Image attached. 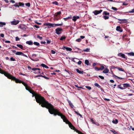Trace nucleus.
<instances>
[{
    "instance_id": "1",
    "label": "nucleus",
    "mask_w": 134,
    "mask_h": 134,
    "mask_svg": "<svg viewBox=\"0 0 134 134\" xmlns=\"http://www.w3.org/2000/svg\"><path fill=\"white\" fill-rule=\"evenodd\" d=\"M29 91L32 94V97H35L36 102L39 103L40 105H41L42 107H45L48 109L49 111V109L51 110L52 108L54 107L52 105L46 100L44 97L35 92L31 88Z\"/></svg>"
},
{
    "instance_id": "2",
    "label": "nucleus",
    "mask_w": 134,
    "mask_h": 134,
    "mask_svg": "<svg viewBox=\"0 0 134 134\" xmlns=\"http://www.w3.org/2000/svg\"><path fill=\"white\" fill-rule=\"evenodd\" d=\"M49 112L52 114H53L55 116L58 115L60 116L64 122L68 125L69 127L72 129L74 130L76 129L75 127L72 125V123L70 122L68 119L64 115L61 113L58 109H55L53 107L50 110H49Z\"/></svg>"
},
{
    "instance_id": "3",
    "label": "nucleus",
    "mask_w": 134,
    "mask_h": 134,
    "mask_svg": "<svg viewBox=\"0 0 134 134\" xmlns=\"http://www.w3.org/2000/svg\"><path fill=\"white\" fill-rule=\"evenodd\" d=\"M49 112L52 114H53L55 116L58 115L60 116L64 122L68 125L69 127L72 129L74 130L76 129L75 127L72 125V123L70 122L68 119L64 115L61 113L58 109H55L53 107L50 110H49Z\"/></svg>"
},
{
    "instance_id": "4",
    "label": "nucleus",
    "mask_w": 134,
    "mask_h": 134,
    "mask_svg": "<svg viewBox=\"0 0 134 134\" xmlns=\"http://www.w3.org/2000/svg\"><path fill=\"white\" fill-rule=\"evenodd\" d=\"M49 112L52 114H53L55 116L58 115L60 116L64 122L68 125L69 127L72 129L74 130L76 129L75 127L72 125V123L70 122L68 119L64 115L61 113L58 109H55L53 107L50 110H49Z\"/></svg>"
},
{
    "instance_id": "5",
    "label": "nucleus",
    "mask_w": 134,
    "mask_h": 134,
    "mask_svg": "<svg viewBox=\"0 0 134 134\" xmlns=\"http://www.w3.org/2000/svg\"><path fill=\"white\" fill-rule=\"evenodd\" d=\"M0 73L3 74L8 78L12 80L13 81H15L16 83H21V81L16 78L15 77L11 75L8 72L3 70L0 68Z\"/></svg>"
},
{
    "instance_id": "6",
    "label": "nucleus",
    "mask_w": 134,
    "mask_h": 134,
    "mask_svg": "<svg viewBox=\"0 0 134 134\" xmlns=\"http://www.w3.org/2000/svg\"><path fill=\"white\" fill-rule=\"evenodd\" d=\"M13 6L15 7H19V6L24 7V4L23 3L19 2V3H16Z\"/></svg>"
},
{
    "instance_id": "7",
    "label": "nucleus",
    "mask_w": 134,
    "mask_h": 134,
    "mask_svg": "<svg viewBox=\"0 0 134 134\" xmlns=\"http://www.w3.org/2000/svg\"><path fill=\"white\" fill-rule=\"evenodd\" d=\"M63 29L61 28L58 27L55 30V32L57 35H59L62 33Z\"/></svg>"
},
{
    "instance_id": "8",
    "label": "nucleus",
    "mask_w": 134,
    "mask_h": 134,
    "mask_svg": "<svg viewBox=\"0 0 134 134\" xmlns=\"http://www.w3.org/2000/svg\"><path fill=\"white\" fill-rule=\"evenodd\" d=\"M44 25L48 26V28H51L52 27H55V24H54L50 23H45L44 24Z\"/></svg>"
},
{
    "instance_id": "9",
    "label": "nucleus",
    "mask_w": 134,
    "mask_h": 134,
    "mask_svg": "<svg viewBox=\"0 0 134 134\" xmlns=\"http://www.w3.org/2000/svg\"><path fill=\"white\" fill-rule=\"evenodd\" d=\"M19 20H16L14 19L13 21L11 22V23L12 25H16L19 23Z\"/></svg>"
},
{
    "instance_id": "10",
    "label": "nucleus",
    "mask_w": 134,
    "mask_h": 134,
    "mask_svg": "<svg viewBox=\"0 0 134 134\" xmlns=\"http://www.w3.org/2000/svg\"><path fill=\"white\" fill-rule=\"evenodd\" d=\"M15 54L16 55H23L26 57H28L26 55L24 54L21 52L18 51L15 53Z\"/></svg>"
},
{
    "instance_id": "11",
    "label": "nucleus",
    "mask_w": 134,
    "mask_h": 134,
    "mask_svg": "<svg viewBox=\"0 0 134 134\" xmlns=\"http://www.w3.org/2000/svg\"><path fill=\"white\" fill-rule=\"evenodd\" d=\"M105 67V70L103 71V73L105 74L108 73L109 71V69H108V66L104 65Z\"/></svg>"
},
{
    "instance_id": "12",
    "label": "nucleus",
    "mask_w": 134,
    "mask_h": 134,
    "mask_svg": "<svg viewBox=\"0 0 134 134\" xmlns=\"http://www.w3.org/2000/svg\"><path fill=\"white\" fill-rule=\"evenodd\" d=\"M102 11V10H96L93 12V13L95 15H97L100 13Z\"/></svg>"
},
{
    "instance_id": "13",
    "label": "nucleus",
    "mask_w": 134,
    "mask_h": 134,
    "mask_svg": "<svg viewBox=\"0 0 134 134\" xmlns=\"http://www.w3.org/2000/svg\"><path fill=\"white\" fill-rule=\"evenodd\" d=\"M118 20L121 21L119 22L120 24H123L127 22V20L126 19H118Z\"/></svg>"
},
{
    "instance_id": "14",
    "label": "nucleus",
    "mask_w": 134,
    "mask_h": 134,
    "mask_svg": "<svg viewBox=\"0 0 134 134\" xmlns=\"http://www.w3.org/2000/svg\"><path fill=\"white\" fill-rule=\"evenodd\" d=\"M124 89L130 87V85L128 83H124L123 84Z\"/></svg>"
},
{
    "instance_id": "15",
    "label": "nucleus",
    "mask_w": 134,
    "mask_h": 134,
    "mask_svg": "<svg viewBox=\"0 0 134 134\" xmlns=\"http://www.w3.org/2000/svg\"><path fill=\"white\" fill-rule=\"evenodd\" d=\"M63 49L64 50H66L67 51H71L72 49L70 48L67 47L65 46H63Z\"/></svg>"
},
{
    "instance_id": "16",
    "label": "nucleus",
    "mask_w": 134,
    "mask_h": 134,
    "mask_svg": "<svg viewBox=\"0 0 134 134\" xmlns=\"http://www.w3.org/2000/svg\"><path fill=\"white\" fill-rule=\"evenodd\" d=\"M116 30L117 31L120 32H122V30L119 26H118L116 27Z\"/></svg>"
},
{
    "instance_id": "17",
    "label": "nucleus",
    "mask_w": 134,
    "mask_h": 134,
    "mask_svg": "<svg viewBox=\"0 0 134 134\" xmlns=\"http://www.w3.org/2000/svg\"><path fill=\"white\" fill-rule=\"evenodd\" d=\"M80 17L78 16H74L73 17L72 20L74 22L76 21L77 19H79Z\"/></svg>"
},
{
    "instance_id": "18",
    "label": "nucleus",
    "mask_w": 134,
    "mask_h": 134,
    "mask_svg": "<svg viewBox=\"0 0 134 134\" xmlns=\"http://www.w3.org/2000/svg\"><path fill=\"white\" fill-rule=\"evenodd\" d=\"M118 55V56H120L124 58H125V55L121 53H119Z\"/></svg>"
},
{
    "instance_id": "19",
    "label": "nucleus",
    "mask_w": 134,
    "mask_h": 134,
    "mask_svg": "<svg viewBox=\"0 0 134 134\" xmlns=\"http://www.w3.org/2000/svg\"><path fill=\"white\" fill-rule=\"evenodd\" d=\"M67 101H68L70 106L71 107V108H73V107H74V106L72 104V103H71V101L70 100H69L68 99H67Z\"/></svg>"
},
{
    "instance_id": "20",
    "label": "nucleus",
    "mask_w": 134,
    "mask_h": 134,
    "mask_svg": "<svg viewBox=\"0 0 134 134\" xmlns=\"http://www.w3.org/2000/svg\"><path fill=\"white\" fill-rule=\"evenodd\" d=\"M31 69L32 70H34L35 71L36 70H38V71H37V72H36V73H38V72L40 73H41V72H40V69L39 68H33Z\"/></svg>"
},
{
    "instance_id": "21",
    "label": "nucleus",
    "mask_w": 134,
    "mask_h": 134,
    "mask_svg": "<svg viewBox=\"0 0 134 134\" xmlns=\"http://www.w3.org/2000/svg\"><path fill=\"white\" fill-rule=\"evenodd\" d=\"M61 14V12L60 11H59L58 12H57L55 13L54 15V16L55 17H57L58 15H60Z\"/></svg>"
},
{
    "instance_id": "22",
    "label": "nucleus",
    "mask_w": 134,
    "mask_h": 134,
    "mask_svg": "<svg viewBox=\"0 0 134 134\" xmlns=\"http://www.w3.org/2000/svg\"><path fill=\"white\" fill-rule=\"evenodd\" d=\"M26 44L29 45H32L33 44V43L31 41H27L26 42Z\"/></svg>"
},
{
    "instance_id": "23",
    "label": "nucleus",
    "mask_w": 134,
    "mask_h": 134,
    "mask_svg": "<svg viewBox=\"0 0 134 134\" xmlns=\"http://www.w3.org/2000/svg\"><path fill=\"white\" fill-rule=\"evenodd\" d=\"M72 17L70 15V16H69L68 17L63 18V19H64L65 20V21H66L68 20L69 19H70Z\"/></svg>"
},
{
    "instance_id": "24",
    "label": "nucleus",
    "mask_w": 134,
    "mask_h": 134,
    "mask_svg": "<svg viewBox=\"0 0 134 134\" xmlns=\"http://www.w3.org/2000/svg\"><path fill=\"white\" fill-rule=\"evenodd\" d=\"M77 72L80 74H83V71H81L79 69H77L76 70Z\"/></svg>"
},
{
    "instance_id": "25",
    "label": "nucleus",
    "mask_w": 134,
    "mask_h": 134,
    "mask_svg": "<svg viewBox=\"0 0 134 134\" xmlns=\"http://www.w3.org/2000/svg\"><path fill=\"white\" fill-rule=\"evenodd\" d=\"M41 65L43 67H44L46 69H48L49 68L48 66L43 63L41 64Z\"/></svg>"
},
{
    "instance_id": "26",
    "label": "nucleus",
    "mask_w": 134,
    "mask_h": 134,
    "mask_svg": "<svg viewBox=\"0 0 134 134\" xmlns=\"http://www.w3.org/2000/svg\"><path fill=\"white\" fill-rule=\"evenodd\" d=\"M110 131L112 132L114 134H119L118 132L114 130H111Z\"/></svg>"
},
{
    "instance_id": "27",
    "label": "nucleus",
    "mask_w": 134,
    "mask_h": 134,
    "mask_svg": "<svg viewBox=\"0 0 134 134\" xmlns=\"http://www.w3.org/2000/svg\"><path fill=\"white\" fill-rule=\"evenodd\" d=\"M17 46L19 47L21 49H23V45L20 44H17L16 45Z\"/></svg>"
},
{
    "instance_id": "28",
    "label": "nucleus",
    "mask_w": 134,
    "mask_h": 134,
    "mask_svg": "<svg viewBox=\"0 0 134 134\" xmlns=\"http://www.w3.org/2000/svg\"><path fill=\"white\" fill-rule=\"evenodd\" d=\"M5 23L4 22H0V27H2L3 25H5Z\"/></svg>"
},
{
    "instance_id": "29",
    "label": "nucleus",
    "mask_w": 134,
    "mask_h": 134,
    "mask_svg": "<svg viewBox=\"0 0 134 134\" xmlns=\"http://www.w3.org/2000/svg\"><path fill=\"white\" fill-rule=\"evenodd\" d=\"M128 55L131 56H134V53L133 52H131L130 53H126Z\"/></svg>"
},
{
    "instance_id": "30",
    "label": "nucleus",
    "mask_w": 134,
    "mask_h": 134,
    "mask_svg": "<svg viewBox=\"0 0 134 134\" xmlns=\"http://www.w3.org/2000/svg\"><path fill=\"white\" fill-rule=\"evenodd\" d=\"M112 122L113 123L115 124H116L118 123V121L117 119H116L115 120H113Z\"/></svg>"
},
{
    "instance_id": "31",
    "label": "nucleus",
    "mask_w": 134,
    "mask_h": 134,
    "mask_svg": "<svg viewBox=\"0 0 134 134\" xmlns=\"http://www.w3.org/2000/svg\"><path fill=\"white\" fill-rule=\"evenodd\" d=\"M103 14L105 15H109V13L107 11H104L103 12Z\"/></svg>"
},
{
    "instance_id": "32",
    "label": "nucleus",
    "mask_w": 134,
    "mask_h": 134,
    "mask_svg": "<svg viewBox=\"0 0 134 134\" xmlns=\"http://www.w3.org/2000/svg\"><path fill=\"white\" fill-rule=\"evenodd\" d=\"M25 87L26 89L28 91H29V90L31 89L30 87L28 86L27 85Z\"/></svg>"
},
{
    "instance_id": "33",
    "label": "nucleus",
    "mask_w": 134,
    "mask_h": 134,
    "mask_svg": "<svg viewBox=\"0 0 134 134\" xmlns=\"http://www.w3.org/2000/svg\"><path fill=\"white\" fill-rule=\"evenodd\" d=\"M94 85L95 86L98 87L99 88H100V86L97 83H95L94 84Z\"/></svg>"
},
{
    "instance_id": "34",
    "label": "nucleus",
    "mask_w": 134,
    "mask_h": 134,
    "mask_svg": "<svg viewBox=\"0 0 134 134\" xmlns=\"http://www.w3.org/2000/svg\"><path fill=\"white\" fill-rule=\"evenodd\" d=\"M33 43L34 45L37 46H39L40 45V43L37 42H34Z\"/></svg>"
},
{
    "instance_id": "35",
    "label": "nucleus",
    "mask_w": 134,
    "mask_h": 134,
    "mask_svg": "<svg viewBox=\"0 0 134 134\" xmlns=\"http://www.w3.org/2000/svg\"><path fill=\"white\" fill-rule=\"evenodd\" d=\"M66 38V37L65 36H62L60 38V40L62 41L65 39Z\"/></svg>"
},
{
    "instance_id": "36",
    "label": "nucleus",
    "mask_w": 134,
    "mask_h": 134,
    "mask_svg": "<svg viewBox=\"0 0 134 134\" xmlns=\"http://www.w3.org/2000/svg\"><path fill=\"white\" fill-rule=\"evenodd\" d=\"M85 64H86L87 65H89V62L88 60H86L85 61Z\"/></svg>"
},
{
    "instance_id": "37",
    "label": "nucleus",
    "mask_w": 134,
    "mask_h": 134,
    "mask_svg": "<svg viewBox=\"0 0 134 134\" xmlns=\"http://www.w3.org/2000/svg\"><path fill=\"white\" fill-rule=\"evenodd\" d=\"M113 76L114 77H117V78L118 79H119L121 80V79H123L122 78L118 77L115 75H113Z\"/></svg>"
},
{
    "instance_id": "38",
    "label": "nucleus",
    "mask_w": 134,
    "mask_h": 134,
    "mask_svg": "<svg viewBox=\"0 0 134 134\" xmlns=\"http://www.w3.org/2000/svg\"><path fill=\"white\" fill-rule=\"evenodd\" d=\"M52 3L53 4H54L55 5H59V4H58V2L57 1H55L53 2Z\"/></svg>"
},
{
    "instance_id": "39",
    "label": "nucleus",
    "mask_w": 134,
    "mask_h": 134,
    "mask_svg": "<svg viewBox=\"0 0 134 134\" xmlns=\"http://www.w3.org/2000/svg\"><path fill=\"white\" fill-rule=\"evenodd\" d=\"M103 17L105 20H107V19H108L109 18V17L108 16H107L106 15L103 16Z\"/></svg>"
},
{
    "instance_id": "40",
    "label": "nucleus",
    "mask_w": 134,
    "mask_h": 134,
    "mask_svg": "<svg viewBox=\"0 0 134 134\" xmlns=\"http://www.w3.org/2000/svg\"><path fill=\"white\" fill-rule=\"evenodd\" d=\"M121 84L119 85L118 86V88L121 90H123L124 88L123 87L121 86Z\"/></svg>"
},
{
    "instance_id": "41",
    "label": "nucleus",
    "mask_w": 134,
    "mask_h": 134,
    "mask_svg": "<svg viewBox=\"0 0 134 134\" xmlns=\"http://www.w3.org/2000/svg\"><path fill=\"white\" fill-rule=\"evenodd\" d=\"M74 112L77 114L79 115L81 117H82V115L80 114L79 113H78L76 111H75Z\"/></svg>"
},
{
    "instance_id": "42",
    "label": "nucleus",
    "mask_w": 134,
    "mask_h": 134,
    "mask_svg": "<svg viewBox=\"0 0 134 134\" xmlns=\"http://www.w3.org/2000/svg\"><path fill=\"white\" fill-rule=\"evenodd\" d=\"M63 25V23H62L61 24H55V26H61L62 25Z\"/></svg>"
},
{
    "instance_id": "43",
    "label": "nucleus",
    "mask_w": 134,
    "mask_h": 134,
    "mask_svg": "<svg viewBox=\"0 0 134 134\" xmlns=\"http://www.w3.org/2000/svg\"><path fill=\"white\" fill-rule=\"evenodd\" d=\"M117 68L120 71H124V70L121 68Z\"/></svg>"
},
{
    "instance_id": "44",
    "label": "nucleus",
    "mask_w": 134,
    "mask_h": 134,
    "mask_svg": "<svg viewBox=\"0 0 134 134\" xmlns=\"http://www.w3.org/2000/svg\"><path fill=\"white\" fill-rule=\"evenodd\" d=\"M10 60L11 61H15L16 60L13 57H11L10 58Z\"/></svg>"
},
{
    "instance_id": "45",
    "label": "nucleus",
    "mask_w": 134,
    "mask_h": 134,
    "mask_svg": "<svg viewBox=\"0 0 134 134\" xmlns=\"http://www.w3.org/2000/svg\"><path fill=\"white\" fill-rule=\"evenodd\" d=\"M90 49L89 48H87L85 49L83 51L85 52H88L89 51Z\"/></svg>"
},
{
    "instance_id": "46",
    "label": "nucleus",
    "mask_w": 134,
    "mask_h": 134,
    "mask_svg": "<svg viewBox=\"0 0 134 134\" xmlns=\"http://www.w3.org/2000/svg\"><path fill=\"white\" fill-rule=\"evenodd\" d=\"M21 83H22L25 87L27 85V84L25 83L24 82L21 81Z\"/></svg>"
},
{
    "instance_id": "47",
    "label": "nucleus",
    "mask_w": 134,
    "mask_h": 134,
    "mask_svg": "<svg viewBox=\"0 0 134 134\" xmlns=\"http://www.w3.org/2000/svg\"><path fill=\"white\" fill-rule=\"evenodd\" d=\"M81 38H79L77 39L76 40V41H77L78 42H80L81 41Z\"/></svg>"
},
{
    "instance_id": "48",
    "label": "nucleus",
    "mask_w": 134,
    "mask_h": 134,
    "mask_svg": "<svg viewBox=\"0 0 134 134\" xmlns=\"http://www.w3.org/2000/svg\"><path fill=\"white\" fill-rule=\"evenodd\" d=\"M96 70H97V71H99V70H100V68H98L97 67H95L94 68Z\"/></svg>"
},
{
    "instance_id": "49",
    "label": "nucleus",
    "mask_w": 134,
    "mask_h": 134,
    "mask_svg": "<svg viewBox=\"0 0 134 134\" xmlns=\"http://www.w3.org/2000/svg\"><path fill=\"white\" fill-rule=\"evenodd\" d=\"M25 5L28 7H30V3H28L25 4Z\"/></svg>"
},
{
    "instance_id": "50",
    "label": "nucleus",
    "mask_w": 134,
    "mask_h": 134,
    "mask_svg": "<svg viewBox=\"0 0 134 134\" xmlns=\"http://www.w3.org/2000/svg\"><path fill=\"white\" fill-rule=\"evenodd\" d=\"M111 9L115 11L117 10H118L116 8L114 7H112L111 8Z\"/></svg>"
},
{
    "instance_id": "51",
    "label": "nucleus",
    "mask_w": 134,
    "mask_h": 134,
    "mask_svg": "<svg viewBox=\"0 0 134 134\" xmlns=\"http://www.w3.org/2000/svg\"><path fill=\"white\" fill-rule=\"evenodd\" d=\"M37 38H39L40 40H42V37H40L39 35L37 36Z\"/></svg>"
},
{
    "instance_id": "52",
    "label": "nucleus",
    "mask_w": 134,
    "mask_h": 134,
    "mask_svg": "<svg viewBox=\"0 0 134 134\" xmlns=\"http://www.w3.org/2000/svg\"><path fill=\"white\" fill-rule=\"evenodd\" d=\"M20 40L19 38L18 37H15V40L16 41H18Z\"/></svg>"
},
{
    "instance_id": "53",
    "label": "nucleus",
    "mask_w": 134,
    "mask_h": 134,
    "mask_svg": "<svg viewBox=\"0 0 134 134\" xmlns=\"http://www.w3.org/2000/svg\"><path fill=\"white\" fill-rule=\"evenodd\" d=\"M101 68H100V70H103V69H104V66L102 65L101 66Z\"/></svg>"
},
{
    "instance_id": "54",
    "label": "nucleus",
    "mask_w": 134,
    "mask_h": 134,
    "mask_svg": "<svg viewBox=\"0 0 134 134\" xmlns=\"http://www.w3.org/2000/svg\"><path fill=\"white\" fill-rule=\"evenodd\" d=\"M86 87L89 90H90L91 89V87L88 86H86Z\"/></svg>"
},
{
    "instance_id": "55",
    "label": "nucleus",
    "mask_w": 134,
    "mask_h": 134,
    "mask_svg": "<svg viewBox=\"0 0 134 134\" xmlns=\"http://www.w3.org/2000/svg\"><path fill=\"white\" fill-rule=\"evenodd\" d=\"M98 77L102 79H104V77L101 76L99 75Z\"/></svg>"
},
{
    "instance_id": "56",
    "label": "nucleus",
    "mask_w": 134,
    "mask_h": 134,
    "mask_svg": "<svg viewBox=\"0 0 134 134\" xmlns=\"http://www.w3.org/2000/svg\"><path fill=\"white\" fill-rule=\"evenodd\" d=\"M51 53L53 54H54L55 53V52L53 50H51Z\"/></svg>"
},
{
    "instance_id": "57",
    "label": "nucleus",
    "mask_w": 134,
    "mask_h": 134,
    "mask_svg": "<svg viewBox=\"0 0 134 134\" xmlns=\"http://www.w3.org/2000/svg\"><path fill=\"white\" fill-rule=\"evenodd\" d=\"M46 40L47 41V44H49L51 43V41L49 40Z\"/></svg>"
},
{
    "instance_id": "58",
    "label": "nucleus",
    "mask_w": 134,
    "mask_h": 134,
    "mask_svg": "<svg viewBox=\"0 0 134 134\" xmlns=\"http://www.w3.org/2000/svg\"><path fill=\"white\" fill-rule=\"evenodd\" d=\"M130 13H134V8L132 9L129 12Z\"/></svg>"
},
{
    "instance_id": "59",
    "label": "nucleus",
    "mask_w": 134,
    "mask_h": 134,
    "mask_svg": "<svg viewBox=\"0 0 134 134\" xmlns=\"http://www.w3.org/2000/svg\"><path fill=\"white\" fill-rule=\"evenodd\" d=\"M110 68H111V69H116V68H116L114 66H111L110 67Z\"/></svg>"
},
{
    "instance_id": "60",
    "label": "nucleus",
    "mask_w": 134,
    "mask_h": 134,
    "mask_svg": "<svg viewBox=\"0 0 134 134\" xmlns=\"http://www.w3.org/2000/svg\"><path fill=\"white\" fill-rule=\"evenodd\" d=\"M43 77H44V78L45 79H47V80H48L49 79V77H46V76H43Z\"/></svg>"
},
{
    "instance_id": "61",
    "label": "nucleus",
    "mask_w": 134,
    "mask_h": 134,
    "mask_svg": "<svg viewBox=\"0 0 134 134\" xmlns=\"http://www.w3.org/2000/svg\"><path fill=\"white\" fill-rule=\"evenodd\" d=\"M34 27H35V28H39V26L36 25H35L34 26Z\"/></svg>"
},
{
    "instance_id": "62",
    "label": "nucleus",
    "mask_w": 134,
    "mask_h": 134,
    "mask_svg": "<svg viewBox=\"0 0 134 134\" xmlns=\"http://www.w3.org/2000/svg\"><path fill=\"white\" fill-rule=\"evenodd\" d=\"M0 36L2 37H3L4 36V35L3 34H1L0 35Z\"/></svg>"
},
{
    "instance_id": "63",
    "label": "nucleus",
    "mask_w": 134,
    "mask_h": 134,
    "mask_svg": "<svg viewBox=\"0 0 134 134\" xmlns=\"http://www.w3.org/2000/svg\"><path fill=\"white\" fill-rule=\"evenodd\" d=\"M41 43L42 44H45L46 43V42L45 41H41Z\"/></svg>"
},
{
    "instance_id": "64",
    "label": "nucleus",
    "mask_w": 134,
    "mask_h": 134,
    "mask_svg": "<svg viewBox=\"0 0 134 134\" xmlns=\"http://www.w3.org/2000/svg\"><path fill=\"white\" fill-rule=\"evenodd\" d=\"M5 43H10V42L9 41H5Z\"/></svg>"
}]
</instances>
